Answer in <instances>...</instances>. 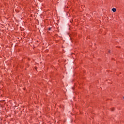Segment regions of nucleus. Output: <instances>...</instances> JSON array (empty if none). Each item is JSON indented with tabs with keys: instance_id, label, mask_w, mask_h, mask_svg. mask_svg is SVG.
I'll list each match as a JSON object with an SVG mask.
<instances>
[{
	"instance_id": "2",
	"label": "nucleus",
	"mask_w": 124,
	"mask_h": 124,
	"mask_svg": "<svg viewBox=\"0 0 124 124\" xmlns=\"http://www.w3.org/2000/svg\"><path fill=\"white\" fill-rule=\"evenodd\" d=\"M112 111H114V108L112 109Z\"/></svg>"
},
{
	"instance_id": "1",
	"label": "nucleus",
	"mask_w": 124,
	"mask_h": 124,
	"mask_svg": "<svg viewBox=\"0 0 124 124\" xmlns=\"http://www.w3.org/2000/svg\"><path fill=\"white\" fill-rule=\"evenodd\" d=\"M112 11H113V12H116V11H117V9L116 8H113L112 9Z\"/></svg>"
},
{
	"instance_id": "3",
	"label": "nucleus",
	"mask_w": 124,
	"mask_h": 124,
	"mask_svg": "<svg viewBox=\"0 0 124 124\" xmlns=\"http://www.w3.org/2000/svg\"><path fill=\"white\" fill-rule=\"evenodd\" d=\"M49 30H51V28H49Z\"/></svg>"
}]
</instances>
